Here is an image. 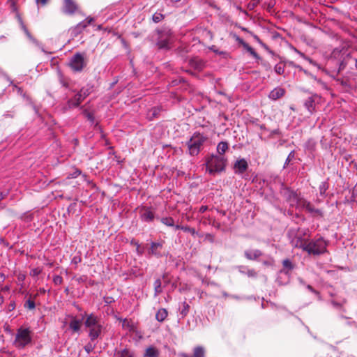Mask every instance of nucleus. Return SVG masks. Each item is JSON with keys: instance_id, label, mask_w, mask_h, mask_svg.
I'll use <instances>...</instances> for the list:
<instances>
[{"instance_id": "obj_1", "label": "nucleus", "mask_w": 357, "mask_h": 357, "mask_svg": "<svg viewBox=\"0 0 357 357\" xmlns=\"http://www.w3.org/2000/svg\"><path fill=\"white\" fill-rule=\"evenodd\" d=\"M307 230L301 228H291L287 231V236L290 240L291 245L294 248L303 250L307 240L305 238Z\"/></svg>"}, {"instance_id": "obj_2", "label": "nucleus", "mask_w": 357, "mask_h": 357, "mask_svg": "<svg viewBox=\"0 0 357 357\" xmlns=\"http://www.w3.org/2000/svg\"><path fill=\"white\" fill-rule=\"evenodd\" d=\"M86 328L89 329V336L91 341L96 340L101 333L102 326L97 316L90 314L86 316L84 321Z\"/></svg>"}, {"instance_id": "obj_3", "label": "nucleus", "mask_w": 357, "mask_h": 357, "mask_svg": "<svg viewBox=\"0 0 357 357\" xmlns=\"http://www.w3.org/2000/svg\"><path fill=\"white\" fill-rule=\"evenodd\" d=\"M327 242L323 238L307 241L303 247V251L309 255H320L327 252Z\"/></svg>"}, {"instance_id": "obj_4", "label": "nucleus", "mask_w": 357, "mask_h": 357, "mask_svg": "<svg viewBox=\"0 0 357 357\" xmlns=\"http://www.w3.org/2000/svg\"><path fill=\"white\" fill-rule=\"evenodd\" d=\"M290 202L291 205L296 204L299 207L304 208L307 212L312 213L314 216H324V213L320 209L315 208L310 202L303 198L298 197L296 193H291Z\"/></svg>"}, {"instance_id": "obj_5", "label": "nucleus", "mask_w": 357, "mask_h": 357, "mask_svg": "<svg viewBox=\"0 0 357 357\" xmlns=\"http://www.w3.org/2000/svg\"><path fill=\"white\" fill-rule=\"evenodd\" d=\"M227 160L222 155H212L206 160V168L209 174H215L225 169Z\"/></svg>"}, {"instance_id": "obj_6", "label": "nucleus", "mask_w": 357, "mask_h": 357, "mask_svg": "<svg viewBox=\"0 0 357 357\" xmlns=\"http://www.w3.org/2000/svg\"><path fill=\"white\" fill-rule=\"evenodd\" d=\"M206 140V137L204 135L200 133H195L187 142L190 155L193 156L198 155Z\"/></svg>"}, {"instance_id": "obj_7", "label": "nucleus", "mask_w": 357, "mask_h": 357, "mask_svg": "<svg viewBox=\"0 0 357 357\" xmlns=\"http://www.w3.org/2000/svg\"><path fill=\"white\" fill-rule=\"evenodd\" d=\"M30 331L28 328H19L17 331L14 344L16 347L22 349L31 341Z\"/></svg>"}, {"instance_id": "obj_8", "label": "nucleus", "mask_w": 357, "mask_h": 357, "mask_svg": "<svg viewBox=\"0 0 357 357\" xmlns=\"http://www.w3.org/2000/svg\"><path fill=\"white\" fill-rule=\"evenodd\" d=\"M86 66L84 56L80 53H76L70 59V66L76 72H80Z\"/></svg>"}, {"instance_id": "obj_9", "label": "nucleus", "mask_w": 357, "mask_h": 357, "mask_svg": "<svg viewBox=\"0 0 357 357\" xmlns=\"http://www.w3.org/2000/svg\"><path fill=\"white\" fill-rule=\"evenodd\" d=\"M79 6L75 0H63L62 11L64 14L73 15L78 12Z\"/></svg>"}, {"instance_id": "obj_10", "label": "nucleus", "mask_w": 357, "mask_h": 357, "mask_svg": "<svg viewBox=\"0 0 357 357\" xmlns=\"http://www.w3.org/2000/svg\"><path fill=\"white\" fill-rule=\"evenodd\" d=\"M87 94L86 92L82 93V91L77 93L72 99L68 101V105L69 108L78 107L81 102L86 97Z\"/></svg>"}, {"instance_id": "obj_11", "label": "nucleus", "mask_w": 357, "mask_h": 357, "mask_svg": "<svg viewBox=\"0 0 357 357\" xmlns=\"http://www.w3.org/2000/svg\"><path fill=\"white\" fill-rule=\"evenodd\" d=\"M162 242H152L151 243V248L149 250V254L160 257L162 256L161 250L163 248Z\"/></svg>"}, {"instance_id": "obj_12", "label": "nucleus", "mask_w": 357, "mask_h": 357, "mask_svg": "<svg viewBox=\"0 0 357 357\" xmlns=\"http://www.w3.org/2000/svg\"><path fill=\"white\" fill-rule=\"evenodd\" d=\"M263 255L260 250H247L244 252L245 257L248 260H257Z\"/></svg>"}, {"instance_id": "obj_13", "label": "nucleus", "mask_w": 357, "mask_h": 357, "mask_svg": "<svg viewBox=\"0 0 357 357\" xmlns=\"http://www.w3.org/2000/svg\"><path fill=\"white\" fill-rule=\"evenodd\" d=\"M344 50H345V52H343V54L349 55L350 52L348 50L347 45L342 44V45H340L333 50V51L332 52V54H331L332 56L335 59H340L341 51H344Z\"/></svg>"}, {"instance_id": "obj_14", "label": "nucleus", "mask_w": 357, "mask_h": 357, "mask_svg": "<svg viewBox=\"0 0 357 357\" xmlns=\"http://www.w3.org/2000/svg\"><path fill=\"white\" fill-rule=\"evenodd\" d=\"M285 94V90L281 87H277L273 89L269 93V98L276 100L282 97H283Z\"/></svg>"}, {"instance_id": "obj_15", "label": "nucleus", "mask_w": 357, "mask_h": 357, "mask_svg": "<svg viewBox=\"0 0 357 357\" xmlns=\"http://www.w3.org/2000/svg\"><path fill=\"white\" fill-rule=\"evenodd\" d=\"M234 168L236 169V172L238 174L244 173L248 168V165L245 159L237 160L234 164Z\"/></svg>"}, {"instance_id": "obj_16", "label": "nucleus", "mask_w": 357, "mask_h": 357, "mask_svg": "<svg viewBox=\"0 0 357 357\" xmlns=\"http://www.w3.org/2000/svg\"><path fill=\"white\" fill-rule=\"evenodd\" d=\"M141 218L146 222H151L154 219V214L149 208H144L140 212Z\"/></svg>"}, {"instance_id": "obj_17", "label": "nucleus", "mask_w": 357, "mask_h": 357, "mask_svg": "<svg viewBox=\"0 0 357 357\" xmlns=\"http://www.w3.org/2000/svg\"><path fill=\"white\" fill-rule=\"evenodd\" d=\"M122 322V328L129 332H135L136 331V326L134 322L131 319H119Z\"/></svg>"}, {"instance_id": "obj_18", "label": "nucleus", "mask_w": 357, "mask_h": 357, "mask_svg": "<svg viewBox=\"0 0 357 357\" xmlns=\"http://www.w3.org/2000/svg\"><path fill=\"white\" fill-rule=\"evenodd\" d=\"M82 326V321L76 318H73L70 322L69 327L73 332H79Z\"/></svg>"}, {"instance_id": "obj_19", "label": "nucleus", "mask_w": 357, "mask_h": 357, "mask_svg": "<svg viewBox=\"0 0 357 357\" xmlns=\"http://www.w3.org/2000/svg\"><path fill=\"white\" fill-rule=\"evenodd\" d=\"M206 356V349L202 346H196L193 349V356L192 357H205Z\"/></svg>"}, {"instance_id": "obj_20", "label": "nucleus", "mask_w": 357, "mask_h": 357, "mask_svg": "<svg viewBox=\"0 0 357 357\" xmlns=\"http://www.w3.org/2000/svg\"><path fill=\"white\" fill-rule=\"evenodd\" d=\"M145 357H158L159 351L154 347H149L145 351Z\"/></svg>"}, {"instance_id": "obj_21", "label": "nucleus", "mask_w": 357, "mask_h": 357, "mask_svg": "<svg viewBox=\"0 0 357 357\" xmlns=\"http://www.w3.org/2000/svg\"><path fill=\"white\" fill-rule=\"evenodd\" d=\"M167 315H168L167 310L165 308H160L156 312L155 319L158 321L162 322L167 318Z\"/></svg>"}, {"instance_id": "obj_22", "label": "nucleus", "mask_w": 357, "mask_h": 357, "mask_svg": "<svg viewBox=\"0 0 357 357\" xmlns=\"http://www.w3.org/2000/svg\"><path fill=\"white\" fill-rule=\"evenodd\" d=\"M228 144L226 142H220L217 146V151L220 154V155L223 156L222 155L226 152L228 149Z\"/></svg>"}, {"instance_id": "obj_23", "label": "nucleus", "mask_w": 357, "mask_h": 357, "mask_svg": "<svg viewBox=\"0 0 357 357\" xmlns=\"http://www.w3.org/2000/svg\"><path fill=\"white\" fill-rule=\"evenodd\" d=\"M114 357H134L133 354L128 349H125L121 351H118L114 354Z\"/></svg>"}, {"instance_id": "obj_24", "label": "nucleus", "mask_w": 357, "mask_h": 357, "mask_svg": "<svg viewBox=\"0 0 357 357\" xmlns=\"http://www.w3.org/2000/svg\"><path fill=\"white\" fill-rule=\"evenodd\" d=\"M93 21H94L93 17H88L84 21H82L77 24V29H79V27H82L84 29L89 24H91Z\"/></svg>"}, {"instance_id": "obj_25", "label": "nucleus", "mask_w": 357, "mask_h": 357, "mask_svg": "<svg viewBox=\"0 0 357 357\" xmlns=\"http://www.w3.org/2000/svg\"><path fill=\"white\" fill-rule=\"evenodd\" d=\"M162 282L160 278L155 280L153 283L155 296L159 295L162 292Z\"/></svg>"}, {"instance_id": "obj_26", "label": "nucleus", "mask_w": 357, "mask_h": 357, "mask_svg": "<svg viewBox=\"0 0 357 357\" xmlns=\"http://www.w3.org/2000/svg\"><path fill=\"white\" fill-rule=\"evenodd\" d=\"M243 47L256 59H257V60L261 59V58L259 56V54L247 43L245 44H243Z\"/></svg>"}, {"instance_id": "obj_27", "label": "nucleus", "mask_w": 357, "mask_h": 357, "mask_svg": "<svg viewBox=\"0 0 357 357\" xmlns=\"http://www.w3.org/2000/svg\"><path fill=\"white\" fill-rule=\"evenodd\" d=\"M305 106L307 109V110L312 113L314 109V101L312 98H309L305 102Z\"/></svg>"}, {"instance_id": "obj_28", "label": "nucleus", "mask_w": 357, "mask_h": 357, "mask_svg": "<svg viewBox=\"0 0 357 357\" xmlns=\"http://www.w3.org/2000/svg\"><path fill=\"white\" fill-rule=\"evenodd\" d=\"M161 222L168 227H174V220L171 217H165L161 219Z\"/></svg>"}, {"instance_id": "obj_29", "label": "nucleus", "mask_w": 357, "mask_h": 357, "mask_svg": "<svg viewBox=\"0 0 357 357\" xmlns=\"http://www.w3.org/2000/svg\"><path fill=\"white\" fill-rule=\"evenodd\" d=\"M285 64L283 63H279L275 65L274 70L275 72L278 75H282L284 72Z\"/></svg>"}, {"instance_id": "obj_30", "label": "nucleus", "mask_w": 357, "mask_h": 357, "mask_svg": "<svg viewBox=\"0 0 357 357\" xmlns=\"http://www.w3.org/2000/svg\"><path fill=\"white\" fill-rule=\"evenodd\" d=\"M159 49H169V41L167 39L160 40L157 43Z\"/></svg>"}, {"instance_id": "obj_31", "label": "nucleus", "mask_w": 357, "mask_h": 357, "mask_svg": "<svg viewBox=\"0 0 357 357\" xmlns=\"http://www.w3.org/2000/svg\"><path fill=\"white\" fill-rule=\"evenodd\" d=\"M35 302L31 298V297L24 303V307L29 310H33L35 309Z\"/></svg>"}, {"instance_id": "obj_32", "label": "nucleus", "mask_w": 357, "mask_h": 357, "mask_svg": "<svg viewBox=\"0 0 357 357\" xmlns=\"http://www.w3.org/2000/svg\"><path fill=\"white\" fill-rule=\"evenodd\" d=\"M93 341H90L88 344L84 346V350L87 354H90L96 347V344L93 343Z\"/></svg>"}, {"instance_id": "obj_33", "label": "nucleus", "mask_w": 357, "mask_h": 357, "mask_svg": "<svg viewBox=\"0 0 357 357\" xmlns=\"http://www.w3.org/2000/svg\"><path fill=\"white\" fill-rule=\"evenodd\" d=\"M190 65L195 68L196 69H198V70H200L203 67V63L201 60L199 61H196V60H190Z\"/></svg>"}, {"instance_id": "obj_34", "label": "nucleus", "mask_w": 357, "mask_h": 357, "mask_svg": "<svg viewBox=\"0 0 357 357\" xmlns=\"http://www.w3.org/2000/svg\"><path fill=\"white\" fill-rule=\"evenodd\" d=\"M202 35L205 38H208L210 40H211L213 38V33L210 30L206 29L202 31Z\"/></svg>"}, {"instance_id": "obj_35", "label": "nucleus", "mask_w": 357, "mask_h": 357, "mask_svg": "<svg viewBox=\"0 0 357 357\" xmlns=\"http://www.w3.org/2000/svg\"><path fill=\"white\" fill-rule=\"evenodd\" d=\"M181 229H182L183 231H185V232H189L190 233L192 236H195L196 234V231L194 228H192L189 226H184V227H181Z\"/></svg>"}, {"instance_id": "obj_36", "label": "nucleus", "mask_w": 357, "mask_h": 357, "mask_svg": "<svg viewBox=\"0 0 357 357\" xmlns=\"http://www.w3.org/2000/svg\"><path fill=\"white\" fill-rule=\"evenodd\" d=\"M164 18V15L161 13H155L153 15V22L158 23L159 22H160L161 20H162Z\"/></svg>"}, {"instance_id": "obj_37", "label": "nucleus", "mask_w": 357, "mask_h": 357, "mask_svg": "<svg viewBox=\"0 0 357 357\" xmlns=\"http://www.w3.org/2000/svg\"><path fill=\"white\" fill-rule=\"evenodd\" d=\"M189 309H190V306L189 305L186 303V302H184L183 303V309L181 312V314L183 315V316H186L187 314L189 312Z\"/></svg>"}, {"instance_id": "obj_38", "label": "nucleus", "mask_w": 357, "mask_h": 357, "mask_svg": "<svg viewBox=\"0 0 357 357\" xmlns=\"http://www.w3.org/2000/svg\"><path fill=\"white\" fill-rule=\"evenodd\" d=\"M242 273H245L250 278H256L257 276V273L255 269H248L246 272L242 271Z\"/></svg>"}, {"instance_id": "obj_39", "label": "nucleus", "mask_w": 357, "mask_h": 357, "mask_svg": "<svg viewBox=\"0 0 357 357\" xmlns=\"http://www.w3.org/2000/svg\"><path fill=\"white\" fill-rule=\"evenodd\" d=\"M53 282L55 285H60L63 282V278L60 275H55L53 278Z\"/></svg>"}, {"instance_id": "obj_40", "label": "nucleus", "mask_w": 357, "mask_h": 357, "mask_svg": "<svg viewBox=\"0 0 357 357\" xmlns=\"http://www.w3.org/2000/svg\"><path fill=\"white\" fill-rule=\"evenodd\" d=\"M282 264L284 268H287L289 270H291L294 268L292 263L289 259H284L282 261Z\"/></svg>"}, {"instance_id": "obj_41", "label": "nucleus", "mask_w": 357, "mask_h": 357, "mask_svg": "<svg viewBox=\"0 0 357 357\" xmlns=\"http://www.w3.org/2000/svg\"><path fill=\"white\" fill-rule=\"evenodd\" d=\"M259 3V0H252L248 4V8L250 10L254 9Z\"/></svg>"}, {"instance_id": "obj_42", "label": "nucleus", "mask_w": 357, "mask_h": 357, "mask_svg": "<svg viewBox=\"0 0 357 357\" xmlns=\"http://www.w3.org/2000/svg\"><path fill=\"white\" fill-rule=\"evenodd\" d=\"M50 0H36V3L38 6L44 7L48 4Z\"/></svg>"}, {"instance_id": "obj_43", "label": "nucleus", "mask_w": 357, "mask_h": 357, "mask_svg": "<svg viewBox=\"0 0 357 357\" xmlns=\"http://www.w3.org/2000/svg\"><path fill=\"white\" fill-rule=\"evenodd\" d=\"M84 114H85V116L87 118V119L90 122H91V123L94 122V116H93V114L92 113L88 112H85Z\"/></svg>"}, {"instance_id": "obj_44", "label": "nucleus", "mask_w": 357, "mask_h": 357, "mask_svg": "<svg viewBox=\"0 0 357 357\" xmlns=\"http://www.w3.org/2000/svg\"><path fill=\"white\" fill-rule=\"evenodd\" d=\"M84 30V29L82 27H79V29H77V25L75 26H74L73 29H72V33L76 36L80 33L82 32V31Z\"/></svg>"}, {"instance_id": "obj_45", "label": "nucleus", "mask_w": 357, "mask_h": 357, "mask_svg": "<svg viewBox=\"0 0 357 357\" xmlns=\"http://www.w3.org/2000/svg\"><path fill=\"white\" fill-rule=\"evenodd\" d=\"M84 30V29L82 27H79V29H77V25L75 26H74L73 29H72V33L76 36L80 33L82 32V31Z\"/></svg>"}, {"instance_id": "obj_46", "label": "nucleus", "mask_w": 357, "mask_h": 357, "mask_svg": "<svg viewBox=\"0 0 357 357\" xmlns=\"http://www.w3.org/2000/svg\"><path fill=\"white\" fill-rule=\"evenodd\" d=\"M205 240L209 241L210 243H213L215 240V237L211 234H206L205 236Z\"/></svg>"}, {"instance_id": "obj_47", "label": "nucleus", "mask_w": 357, "mask_h": 357, "mask_svg": "<svg viewBox=\"0 0 357 357\" xmlns=\"http://www.w3.org/2000/svg\"><path fill=\"white\" fill-rule=\"evenodd\" d=\"M234 38H235V40L239 43L241 44L242 46H243V44H245L246 43L239 36H238L236 34H234Z\"/></svg>"}, {"instance_id": "obj_48", "label": "nucleus", "mask_w": 357, "mask_h": 357, "mask_svg": "<svg viewBox=\"0 0 357 357\" xmlns=\"http://www.w3.org/2000/svg\"><path fill=\"white\" fill-rule=\"evenodd\" d=\"M213 219H212V218H211L209 217L208 218H204V220H203V223L204 224H211V225L212 222H213Z\"/></svg>"}, {"instance_id": "obj_49", "label": "nucleus", "mask_w": 357, "mask_h": 357, "mask_svg": "<svg viewBox=\"0 0 357 357\" xmlns=\"http://www.w3.org/2000/svg\"><path fill=\"white\" fill-rule=\"evenodd\" d=\"M261 63L264 65V66L266 68V70H270L271 68V66L268 63L262 61V59H261Z\"/></svg>"}, {"instance_id": "obj_50", "label": "nucleus", "mask_w": 357, "mask_h": 357, "mask_svg": "<svg viewBox=\"0 0 357 357\" xmlns=\"http://www.w3.org/2000/svg\"><path fill=\"white\" fill-rule=\"evenodd\" d=\"M208 206H202L199 209V213H204L205 211H206L208 210Z\"/></svg>"}, {"instance_id": "obj_51", "label": "nucleus", "mask_w": 357, "mask_h": 357, "mask_svg": "<svg viewBox=\"0 0 357 357\" xmlns=\"http://www.w3.org/2000/svg\"><path fill=\"white\" fill-rule=\"evenodd\" d=\"M20 24H21V25H22V29L24 31V32H25L26 33H27V34H28V33H29L28 30H27V29H26V26L24 24V23H23L22 20V19H20Z\"/></svg>"}, {"instance_id": "obj_52", "label": "nucleus", "mask_w": 357, "mask_h": 357, "mask_svg": "<svg viewBox=\"0 0 357 357\" xmlns=\"http://www.w3.org/2000/svg\"><path fill=\"white\" fill-rule=\"evenodd\" d=\"M40 271L38 268H35L31 271V275H38V274H40Z\"/></svg>"}, {"instance_id": "obj_53", "label": "nucleus", "mask_w": 357, "mask_h": 357, "mask_svg": "<svg viewBox=\"0 0 357 357\" xmlns=\"http://www.w3.org/2000/svg\"><path fill=\"white\" fill-rule=\"evenodd\" d=\"M307 288L312 292L314 293V294H318V291H316L311 285L308 284L307 286Z\"/></svg>"}, {"instance_id": "obj_54", "label": "nucleus", "mask_w": 357, "mask_h": 357, "mask_svg": "<svg viewBox=\"0 0 357 357\" xmlns=\"http://www.w3.org/2000/svg\"><path fill=\"white\" fill-rule=\"evenodd\" d=\"M213 226H214L215 228L219 229L220 227V223L216 222L215 220H213V222L211 224Z\"/></svg>"}, {"instance_id": "obj_55", "label": "nucleus", "mask_w": 357, "mask_h": 357, "mask_svg": "<svg viewBox=\"0 0 357 357\" xmlns=\"http://www.w3.org/2000/svg\"><path fill=\"white\" fill-rule=\"evenodd\" d=\"M9 2H10V3H11V6H12L13 9L14 10H15L17 9L15 1L14 0H9Z\"/></svg>"}, {"instance_id": "obj_56", "label": "nucleus", "mask_w": 357, "mask_h": 357, "mask_svg": "<svg viewBox=\"0 0 357 357\" xmlns=\"http://www.w3.org/2000/svg\"><path fill=\"white\" fill-rule=\"evenodd\" d=\"M162 278H163V279H164L165 284H169V280L167 279V274H166V273L163 274Z\"/></svg>"}, {"instance_id": "obj_57", "label": "nucleus", "mask_w": 357, "mask_h": 357, "mask_svg": "<svg viewBox=\"0 0 357 357\" xmlns=\"http://www.w3.org/2000/svg\"><path fill=\"white\" fill-rule=\"evenodd\" d=\"M15 302H12V303H10V305H9V309H10V310H14V309H15Z\"/></svg>"}, {"instance_id": "obj_58", "label": "nucleus", "mask_w": 357, "mask_h": 357, "mask_svg": "<svg viewBox=\"0 0 357 357\" xmlns=\"http://www.w3.org/2000/svg\"><path fill=\"white\" fill-rule=\"evenodd\" d=\"M9 289H10V288L8 286H5L3 287L0 288V291H8Z\"/></svg>"}, {"instance_id": "obj_59", "label": "nucleus", "mask_w": 357, "mask_h": 357, "mask_svg": "<svg viewBox=\"0 0 357 357\" xmlns=\"http://www.w3.org/2000/svg\"><path fill=\"white\" fill-rule=\"evenodd\" d=\"M178 356L179 357H190L188 354H187L186 353H180L178 354Z\"/></svg>"}, {"instance_id": "obj_60", "label": "nucleus", "mask_w": 357, "mask_h": 357, "mask_svg": "<svg viewBox=\"0 0 357 357\" xmlns=\"http://www.w3.org/2000/svg\"><path fill=\"white\" fill-rule=\"evenodd\" d=\"M296 52H297V53H298L301 56H302L303 58H304V59H307V57L305 56V55L303 53H302L301 52H300V51H298V50H296Z\"/></svg>"}, {"instance_id": "obj_61", "label": "nucleus", "mask_w": 357, "mask_h": 357, "mask_svg": "<svg viewBox=\"0 0 357 357\" xmlns=\"http://www.w3.org/2000/svg\"><path fill=\"white\" fill-rule=\"evenodd\" d=\"M345 52V50H344V51H341L340 59H344L345 56H348V55H347V54H343V52Z\"/></svg>"}, {"instance_id": "obj_62", "label": "nucleus", "mask_w": 357, "mask_h": 357, "mask_svg": "<svg viewBox=\"0 0 357 357\" xmlns=\"http://www.w3.org/2000/svg\"><path fill=\"white\" fill-rule=\"evenodd\" d=\"M236 8H237L238 10H240V11H241V12H243L245 14H246V15L248 14V13H247L245 10H243V9L241 8V6H236Z\"/></svg>"}, {"instance_id": "obj_63", "label": "nucleus", "mask_w": 357, "mask_h": 357, "mask_svg": "<svg viewBox=\"0 0 357 357\" xmlns=\"http://www.w3.org/2000/svg\"><path fill=\"white\" fill-rule=\"evenodd\" d=\"M4 301V298L2 296L0 295V305H1Z\"/></svg>"}, {"instance_id": "obj_64", "label": "nucleus", "mask_w": 357, "mask_h": 357, "mask_svg": "<svg viewBox=\"0 0 357 357\" xmlns=\"http://www.w3.org/2000/svg\"><path fill=\"white\" fill-rule=\"evenodd\" d=\"M263 264L265 265V266H269L271 265V263L268 261H265L263 262Z\"/></svg>"}]
</instances>
